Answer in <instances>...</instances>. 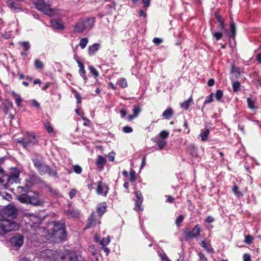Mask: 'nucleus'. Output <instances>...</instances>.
I'll use <instances>...</instances> for the list:
<instances>
[{
  "label": "nucleus",
  "instance_id": "f257e3e1",
  "mask_svg": "<svg viewBox=\"0 0 261 261\" xmlns=\"http://www.w3.org/2000/svg\"><path fill=\"white\" fill-rule=\"evenodd\" d=\"M34 165L37 169L38 172L40 175H44L48 173L50 176L57 177V172L38 158L32 159Z\"/></svg>",
  "mask_w": 261,
  "mask_h": 261
},
{
  "label": "nucleus",
  "instance_id": "f03ea898",
  "mask_svg": "<svg viewBox=\"0 0 261 261\" xmlns=\"http://www.w3.org/2000/svg\"><path fill=\"white\" fill-rule=\"evenodd\" d=\"M19 227V224L14 221L3 218L0 219V235L3 236L11 231H16Z\"/></svg>",
  "mask_w": 261,
  "mask_h": 261
},
{
  "label": "nucleus",
  "instance_id": "7ed1b4c3",
  "mask_svg": "<svg viewBox=\"0 0 261 261\" xmlns=\"http://www.w3.org/2000/svg\"><path fill=\"white\" fill-rule=\"evenodd\" d=\"M33 3L35 8L44 14L53 16L55 14V10L51 8V4L48 1L46 2L45 0H37Z\"/></svg>",
  "mask_w": 261,
  "mask_h": 261
},
{
  "label": "nucleus",
  "instance_id": "20e7f679",
  "mask_svg": "<svg viewBox=\"0 0 261 261\" xmlns=\"http://www.w3.org/2000/svg\"><path fill=\"white\" fill-rule=\"evenodd\" d=\"M61 251L45 249L40 253V257L43 261H60Z\"/></svg>",
  "mask_w": 261,
  "mask_h": 261
},
{
  "label": "nucleus",
  "instance_id": "39448f33",
  "mask_svg": "<svg viewBox=\"0 0 261 261\" xmlns=\"http://www.w3.org/2000/svg\"><path fill=\"white\" fill-rule=\"evenodd\" d=\"M52 235L57 240H63L66 237L65 225L58 222H55Z\"/></svg>",
  "mask_w": 261,
  "mask_h": 261
},
{
  "label": "nucleus",
  "instance_id": "423d86ee",
  "mask_svg": "<svg viewBox=\"0 0 261 261\" xmlns=\"http://www.w3.org/2000/svg\"><path fill=\"white\" fill-rule=\"evenodd\" d=\"M17 210L15 206L12 204H9L1 211L2 218L7 219V218H14L16 217Z\"/></svg>",
  "mask_w": 261,
  "mask_h": 261
},
{
  "label": "nucleus",
  "instance_id": "0eeeda50",
  "mask_svg": "<svg viewBox=\"0 0 261 261\" xmlns=\"http://www.w3.org/2000/svg\"><path fill=\"white\" fill-rule=\"evenodd\" d=\"M18 142L21 144L23 147H27L29 146L37 143L38 140L34 134L27 133L23 139H19Z\"/></svg>",
  "mask_w": 261,
  "mask_h": 261
},
{
  "label": "nucleus",
  "instance_id": "6e6552de",
  "mask_svg": "<svg viewBox=\"0 0 261 261\" xmlns=\"http://www.w3.org/2000/svg\"><path fill=\"white\" fill-rule=\"evenodd\" d=\"M60 261H79L77 255L68 250L61 251Z\"/></svg>",
  "mask_w": 261,
  "mask_h": 261
},
{
  "label": "nucleus",
  "instance_id": "1a4fd4ad",
  "mask_svg": "<svg viewBox=\"0 0 261 261\" xmlns=\"http://www.w3.org/2000/svg\"><path fill=\"white\" fill-rule=\"evenodd\" d=\"M29 203L35 206H41L43 205L44 201L38 194L34 193L32 195H29Z\"/></svg>",
  "mask_w": 261,
  "mask_h": 261
},
{
  "label": "nucleus",
  "instance_id": "9d476101",
  "mask_svg": "<svg viewBox=\"0 0 261 261\" xmlns=\"http://www.w3.org/2000/svg\"><path fill=\"white\" fill-rule=\"evenodd\" d=\"M24 242L23 236L16 234L10 239V242L14 247L19 248L22 246Z\"/></svg>",
  "mask_w": 261,
  "mask_h": 261
},
{
  "label": "nucleus",
  "instance_id": "9b49d317",
  "mask_svg": "<svg viewBox=\"0 0 261 261\" xmlns=\"http://www.w3.org/2000/svg\"><path fill=\"white\" fill-rule=\"evenodd\" d=\"M136 196L137 199L135 200V210L137 212L142 211L143 208L141 206L143 202V198L140 191H137L136 192Z\"/></svg>",
  "mask_w": 261,
  "mask_h": 261
},
{
  "label": "nucleus",
  "instance_id": "f8f14e48",
  "mask_svg": "<svg viewBox=\"0 0 261 261\" xmlns=\"http://www.w3.org/2000/svg\"><path fill=\"white\" fill-rule=\"evenodd\" d=\"M99 216H96L95 213H92L90 218L88 219V224L86 226V228H88L90 227L95 226L96 224H98L100 223Z\"/></svg>",
  "mask_w": 261,
  "mask_h": 261
},
{
  "label": "nucleus",
  "instance_id": "ddd939ff",
  "mask_svg": "<svg viewBox=\"0 0 261 261\" xmlns=\"http://www.w3.org/2000/svg\"><path fill=\"white\" fill-rule=\"evenodd\" d=\"M86 30L90 29L93 25L95 19L93 17H86L80 19Z\"/></svg>",
  "mask_w": 261,
  "mask_h": 261
},
{
  "label": "nucleus",
  "instance_id": "4468645a",
  "mask_svg": "<svg viewBox=\"0 0 261 261\" xmlns=\"http://www.w3.org/2000/svg\"><path fill=\"white\" fill-rule=\"evenodd\" d=\"M109 188L105 184H103L101 181L98 182L97 188L96 189L97 193L99 195L103 194L104 191L103 196H106L108 193Z\"/></svg>",
  "mask_w": 261,
  "mask_h": 261
},
{
  "label": "nucleus",
  "instance_id": "2eb2a0df",
  "mask_svg": "<svg viewBox=\"0 0 261 261\" xmlns=\"http://www.w3.org/2000/svg\"><path fill=\"white\" fill-rule=\"evenodd\" d=\"M201 231L200 226L197 224L195 227L187 234L188 238H196L200 234Z\"/></svg>",
  "mask_w": 261,
  "mask_h": 261
},
{
  "label": "nucleus",
  "instance_id": "dca6fc26",
  "mask_svg": "<svg viewBox=\"0 0 261 261\" xmlns=\"http://www.w3.org/2000/svg\"><path fill=\"white\" fill-rule=\"evenodd\" d=\"M237 34L236 24L234 22L231 18V21L230 22V32L228 33L227 35L229 38L234 39Z\"/></svg>",
  "mask_w": 261,
  "mask_h": 261
},
{
  "label": "nucleus",
  "instance_id": "f3484780",
  "mask_svg": "<svg viewBox=\"0 0 261 261\" xmlns=\"http://www.w3.org/2000/svg\"><path fill=\"white\" fill-rule=\"evenodd\" d=\"M187 152L192 157H197V148L193 144H190L187 148Z\"/></svg>",
  "mask_w": 261,
  "mask_h": 261
},
{
  "label": "nucleus",
  "instance_id": "a211bd4d",
  "mask_svg": "<svg viewBox=\"0 0 261 261\" xmlns=\"http://www.w3.org/2000/svg\"><path fill=\"white\" fill-rule=\"evenodd\" d=\"M106 159L101 155H99L96 160V165L99 170L103 169L104 165L106 163Z\"/></svg>",
  "mask_w": 261,
  "mask_h": 261
},
{
  "label": "nucleus",
  "instance_id": "6ab92c4d",
  "mask_svg": "<svg viewBox=\"0 0 261 261\" xmlns=\"http://www.w3.org/2000/svg\"><path fill=\"white\" fill-rule=\"evenodd\" d=\"M194 105L192 97L191 96L188 99L180 103V107L185 110H188L189 107Z\"/></svg>",
  "mask_w": 261,
  "mask_h": 261
},
{
  "label": "nucleus",
  "instance_id": "aec40b11",
  "mask_svg": "<svg viewBox=\"0 0 261 261\" xmlns=\"http://www.w3.org/2000/svg\"><path fill=\"white\" fill-rule=\"evenodd\" d=\"M107 208V204L106 202H101L97 206V211L99 217H101L105 212Z\"/></svg>",
  "mask_w": 261,
  "mask_h": 261
},
{
  "label": "nucleus",
  "instance_id": "412c9836",
  "mask_svg": "<svg viewBox=\"0 0 261 261\" xmlns=\"http://www.w3.org/2000/svg\"><path fill=\"white\" fill-rule=\"evenodd\" d=\"M50 23L52 27L55 29H63L64 25L62 23V22L61 20L58 19H52L50 20Z\"/></svg>",
  "mask_w": 261,
  "mask_h": 261
},
{
  "label": "nucleus",
  "instance_id": "4be33fe9",
  "mask_svg": "<svg viewBox=\"0 0 261 261\" xmlns=\"http://www.w3.org/2000/svg\"><path fill=\"white\" fill-rule=\"evenodd\" d=\"M85 30L83 24L80 19L75 25L73 31L75 33H80L83 32Z\"/></svg>",
  "mask_w": 261,
  "mask_h": 261
},
{
  "label": "nucleus",
  "instance_id": "5701e85b",
  "mask_svg": "<svg viewBox=\"0 0 261 261\" xmlns=\"http://www.w3.org/2000/svg\"><path fill=\"white\" fill-rule=\"evenodd\" d=\"M100 44L98 43H94L92 45L89 46L88 54L90 56L94 55L95 53L99 49Z\"/></svg>",
  "mask_w": 261,
  "mask_h": 261
},
{
  "label": "nucleus",
  "instance_id": "b1692460",
  "mask_svg": "<svg viewBox=\"0 0 261 261\" xmlns=\"http://www.w3.org/2000/svg\"><path fill=\"white\" fill-rule=\"evenodd\" d=\"M201 246L203 247L207 252L213 253L214 252V249L212 247L211 245L208 244L206 240H203L200 244Z\"/></svg>",
  "mask_w": 261,
  "mask_h": 261
},
{
  "label": "nucleus",
  "instance_id": "393cba45",
  "mask_svg": "<svg viewBox=\"0 0 261 261\" xmlns=\"http://www.w3.org/2000/svg\"><path fill=\"white\" fill-rule=\"evenodd\" d=\"M19 176V173L15 172L11 173L8 177V182L11 183L13 182H16Z\"/></svg>",
  "mask_w": 261,
  "mask_h": 261
},
{
  "label": "nucleus",
  "instance_id": "a878e982",
  "mask_svg": "<svg viewBox=\"0 0 261 261\" xmlns=\"http://www.w3.org/2000/svg\"><path fill=\"white\" fill-rule=\"evenodd\" d=\"M230 72L231 73L234 74L236 78H238L240 76L241 71L240 68L236 67L234 64L231 66Z\"/></svg>",
  "mask_w": 261,
  "mask_h": 261
},
{
  "label": "nucleus",
  "instance_id": "bb28decb",
  "mask_svg": "<svg viewBox=\"0 0 261 261\" xmlns=\"http://www.w3.org/2000/svg\"><path fill=\"white\" fill-rule=\"evenodd\" d=\"M8 4L9 7L11 9H14L17 12L22 11V8H21L19 5L15 2L9 1Z\"/></svg>",
  "mask_w": 261,
  "mask_h": 261
},
{
  "label": "nucleus",
  "instance_id": "cd10ccee",
  "mask_svg": "<svg viewBox=\"0 0 261 261\" xmlns=\"http://www.w3.org/2000/svg\"><path fill=\"white\" fill-rule=\"evenodd\" d=\"M17 199L22 203H29V195L21 194L18 197Z\"/></svg>",
  "mask_w": 261,
  "mask_h": 261
},
{
  "label": "nucleus",
  "instance_id": "c85d7f7f",
  "mask_svg": "<svg viewBox=\"0 0 261 261\" xmlns=\"http://www.w3.org/2000/svg\"><path fill=\"white\" fill-rule=\"evenodd\" d=\"M232 191L234 194L238 198L243 196V193L239 190V187L237 185H234L232 188Z\"/></svg>",
  "mask_w": 261,
  "mask_h": 261
},
{
  "label": "nucleus",
  "instance_id": "c756f323",
  "mask_svg": "<svg viewBox=\"0 0 261 261\" xmlns=\"http://www.w3.org/2000/svg\"><path fill=\"white\" fill-rule=\"evenodd\" d=\"M173 114V110L171 108L166 109L163 113L162 116L166 119H169V118Z\"/></svg>",
  "mask_w": 261,
  "mask_h": 261
},
{
  "label": "nucleus",
  "instance_id": "7c9ffc66",
  "mask_svg": "<svg viewBox=\"0 0 261 261\" xmlns=\"http://www.w3.org/2000/svg\"><path fill=\"white\" fill-rule=\"evenodd\" d=\"M13 97L15 99V101L16 104L18 107L22 106L21 105V102H22V99L21 98L19 95H18L15 93L13 94Z\"/></svg>",
  "mask_w": 261,
  "mask_h": 261
},
{
  "label": "nucleus",
  "instance_id": "2f4dec72",
  "mask_svg": "<svg viewBox=\"0 0 261 261\" xmlns=\"http://www.w3.org/2000/svg\"><path fill=\"white\" fill-rule=\"evenodd\" d=\"M247 102L248 107L249 109L252 110L258 109V107L255 105L254 101H253L251 98H247Z\"/></svg>",
  "mask_w": 261,
  "mask_h": 261
},
{
  "label": "nucleus",
  "instance_id": "473e14b6",
  "mask_svg": "<svg viewBox=\"0 0 261 261\" xmlns=\"http://www.w3.org/2000/svg\"><path fill=\"white\" fill-rule=\"evenodd\" d=\"M117 84L121 88H125L127 87V81L125 78H121L117 81Z\"/></svg>",
  "mask_w": 261,
  "mask_h": 261
},
{
  "label": "nucleus",
  "instance_id": "72a5a7b5",
  "mask_svg": "<svg viewBox=\"0 0 261 261\" xmlns=\"http://www.w3.org/2000/svg\"><path fill=\"white\" fill-rule=\"evenodd\" d=\"M210 134V130L208 129H205L200 134L201 139L202 141L207 140L208 135Z\"/></svg>",
  "mask_w": 261,
  "mask_h": 261
},
{
  "label": "nucleus",
  "instance_id": "f704fd0d",
  "mask_svg": "<svg viewBox=\"0 0 261 261\" xmlns=\"http://www.w3.org/2000/svg\"><path fill=\"white\" fill-rule=\"evenodd\" d=\"M110 240H111L110 237L108 236L107 238H104L100 241H99V244L103 247H105L110 243Z\"/></svg>",
  "mask_w": 261,
  "mask_h": 261
},
{
  "label": "nucleus",
  "instance_id": "c9c22d12",
  "mask_svg": "<svg viewBox=\"0 0 261 261\" xmlns=\"http://www.w3.org/2000/svg\"><path fill=\"white\" fill-rule=\"evenodd\" d=\"M215 98L218 101H220L223 96V92L221 90H217L215 95Z\"/></svg>",
  "mask_w": 261,
  "mask_h": 261
},
{
  "label": "nucleus",
  "instance_id": "e433bc0d",
  "mask_svg": "<svg viewBox=\"0 0 261 261\" xmlns=\"http://www.w3.org/2000/svg\"><path fill=\"white\" fill-rule=\"evenodd\" d=\"M88 69L90 72V73L95 77H97L99 75L98 72L97 70L93 66L91 65L89 66Z\"/></svg>",
  "mask_w": 261,
  "mask_h": 261
},
{
  "label": "nucleus",
  "instance_id": "4c0bfd02",
  "mask_svg": "<svg viewBox=\"0 0 261 261\" xmlns=\"http://www.w3.org/2000/svg\"><path fill=\"white\" fill-rule=\"evenodd\" d=\"M88 43V39L87 38H83L81 39L80 42V46L82 49L86 47Z\"/></svg>",
  "mask_w": 261,
  "mask_h": 261
},
{
  "label": "nucleus",
  "instance_id": "58836bf2",
  "mask_svg": "<svg viewBox=\"0 0 261 261\" xmlns=\"http://www.w3.org/2000/svg\"><path fill=\"white\" fill-rule=\"evenodd\" d=\"M241 87L240 83L239 81H236L232 84V89L233 92H237L240 90Z\"/></svg>",
  "mask_w": 261,
  "mask_h": 261
},
{
  "label": "nucleus",
  "instance_id": "ea45409f",
  "mask_svg": "<svg viewBox=\"0 0 261 261\" xmlns=\"http://www.w3.org/2000/svg\"><path fill=\"white\" fill-rule=\"evenodd\" d=\"M19 44L24 48L25 51H28L30 48V45L28 41L20 42Z\"/></svg>",
  "mask_w": 261,
  "mask_h": 261
},
{
  "label": "nucleus",
  "instance_id": "a19ab883",
  "mask_svg": "<svg viewBox=\"0 0 261 261\" xmlns=\"http://www.w3.org/2000/svg\"><path fill=\"white\" fill-rule=\"evenodd\" d=\"M213 95H214V93H212L209 95L206 96V99L204 101V104L206 105V104L210 103L212 102V101H213V100H214Z\"/></svg>",
  "mask_w": 261,
  "mask_h": 261
},
{
  "label": "nucleus",
  "instance_id": "79ce46f5",
  "mask_svg": "<svg viewBox=\"0 0 261 261\" xmlns=\"http://www.w3.org/2000/svg\"><path fill=\"white\" fill-rule=\"evenodd\" d=\"M253 240L254 238L251 235L248 234L245 237L244 242L245 243L249 245L252 243Z\"/></svg>",
  "mask_w": 261,
  "mask_h": 261
},
{
  "label": "nucleus",
  "instance_id": "37998d69",
  "mask_svg": "<svg viewBox=\"0 0 261 261\" xmlns=\"http://www.w3.org/2000/svg\"><path fill=\"white\" fill-rule=\"evenodd\" d=\"M166 145V142L164 140H159L157 142V145L160 150H162Z\"/></svg>",
  "mask_w": 261,
  "mask_h": 261
},
{
  "label": "nucleus",
  "instance_id": "c03bdc74",
  "mask_svg": "<svg viewBox=\"0 0 261 261\" xmlns=\"http://www.w3.org/2000/svg\"><path fill=\"white\" fill-rule=\"evenodd\" d=\"M79 73L80 75L83 78V79L85 81V83H86L88 79L86 75V71L84 68L80 69H79Z\"/></svg>",
  "mask_w": 261,
  "mask_h": 261
},
{
  "label": "nucleus",
  "instance_id": "a18cd8bd",
  "mask_svg": "<svg viewBox=\"0 0 261 261\" xmlns=\"http://www.w3.org/2000/svg\"><path fill=\"white\" fill-rule=\"evenodd\" d=\"M35 67L37 69H42L43 68V63L39 60L36 59L35 61Z\"/></svg>",
  "mask_w": 261,
  "mask_h": 261
},
{
  "label": "nucleus",
  "instance_id": "49530a36",
  "mask_svg": "<svg viewBox=\"0 0 261 261\" xmlns=\"http://www.w3.org/2000/svg\"><path fill=\"white\" fill-rule=\"evenodd\" d=\"M136 179V172L134 170H132L129 172V180L131 182H134Z\"/></svg>",
  "mask_w": 261,
  "mask_h": 261
},
{
  "label": "nucleus",
  "instance_id": "de8ad7c7",
  "mask_svg": "<svg viewBox=\"0 0 261 261\" xmlns=\"http://www.w3.org/2000/svg\"><path fill=\"white\" fill-rule=\"evenodd\" d=\"M73 171L77 174H80L82 172V168L77 165L73 166Z\"/></svg>",
  "mask_w": 261,
  "mask_h": 261
},
{
  "label": "nucleus",
  "instance_id": "09e8293b",
  "mask_svg": "<svg viewBox=\"0 0 261 261\" xmlns=\"http://www.w3.org/2000/svg\"><path fill=\"white\" fill-rule=\"evenodd\" d=\"M213 37L216 40H219L222 38L223 34L221 32H214L213 33Z\"/></svg>",
  "mask_w": 261,
  "mask_h": 261
},
{
  "label": "nucleus",
  "instance_id": "8fccbe9b",
  "mask_svg": "<svg viewBox=\"0 0 261 261\" xmlns=\"http://www.w3.org/2000/svg\"><path fill=\"white\" fill-rule=\"evenodd\" d=\"M141 111V109L139 107L135 106L133 109V113L134 116L136 117L139 115V113Z\"/></svg>",
  "mask_w": 261,
  "mask_h": 261
},
{
  "label": "nucleus",
  "instance_id": "3c124183",
  "mask_svg": "<svg viewBox=\"0 0 261 261\" xmlns=\"http://www.w3.org/2000/svg\"><path fill=\"white\" fill-rule=\"evenodd\" d=\"M214 15L215 16L216 19L218 22H222L224 21V20L222 18L221 16L219 14L218 12H215L214 13Z\"/></svg>",
  "mask_w": 261,
  "mask_h": 261
},
{
  "label": "nucleus",
  "instance_id": "603ef678",
  "mask_svg": "<svg viewBox=\"0 0 261 261\" xmlns=\"http://www.w3.org/2000/svg\"><path fill=\"white\" fill-rule=\"evenodd\" d=\"M73 92L75 93V97L77 100V103H80L81 102V96L76 91L73 90Z\"/></svg>",
  "mask_w": 261,
  "mask_h": 261
},
{
  "label": "nucleus",
  "instance_id": "864d4df0",
  "mask_svg": "<svg viewBox=\"0 0 261 261\" xmlns=\"http://www.w3.org/2000/svg\"><path fill=\"white\" fill-rule=\"evenodd\" d=\"M44 127L48 133H51L54 132L53 128L49 125V123H46L44 124Z\"/></svg>",
  "mask_w": 261,
  "mask_h": 261
},
{
  "label": "nucleus",
  "instance_id": "5fc2aeb1",
  "mask_svg": "<svg viewBox=\"0 0 261 261\" xmlns=\"http://www.w3.org/2000/svg\"><path fill=\"white\" fill-rule=\"evenodd\" d=\"M159 136L161 138L165 139L168 137L169 133L165 130H163L159 134Z\"/></svg>",
  "mask_w": 261,
  "mask_h": 261
},
{
  "label": "nucleus",
  "instance_id": "6e6d98bb",
  "mask_svg": "<svg viewBox=\"0 0 261 261\" xmlns=\"http://www.w3.org/2000/svg\"><path fill=\"white\" fill-rule=\"evenodd\" d=\"M199 257V261H207V259L205 255L202 252H199L198 253Z\"/></svg>",
  "mask_w": 261,
  "mask_h": 261
},
{
  "label": "nucleus",
  "instance_id": "4d7b16f0",
  "mask_svg": "<svg viewBox=\"0 0 261 261\" xmlns=\"http://www.w3.org/2000/svg\"><path fill=\"white\" fill-rule=\"evenodd\" d=\"M123 132L125 133H130L133 132V128L128 126H125L123 127Z\"/></svg>",
  "mask_w": 261,
  "mask_h": 261
},
{
  "label": "nucleus",
  "instance_id": "13d9d810",
  "mask_svg": "<svg viewBox=\"0 0 261 261\" xmlns=\"http://www.w3.org/2000/svg\"><path fill=\"white\" fill-rule=\"evenodd\" d=\"M153 42L155 44V45H159V44H160L161 43L163 42V40L161 38H153V40H152Z\"/></svg>",
  "mask_w": 261,
  "mask_h": 261
},
{
  "label": "nucleus",
  "instance_id": "bf43d9fd",
  "mask_svg": "<svg viewBox=\"0 0 261 261\" xmlns=\"http://www.w3.org/2000/svg\"><path fill=\"white\" fill-rule=\"evenodd\" d=\"M159 256L161 257L162 261H170L167 256L165 253L159 254Z\"/></svg>",
  "mask_w": 261,
  "mask_h": 261
},
{
  "label": "nucleus",
  "instance_id": "052dcab7",
  "mask_svg": "<svg viewBox=\"0 0 261 261\" xmlns=\"http://www.w3.org/2000/svg\"><path fill=\"white\" fill-rule=\"evenodd\" d=\"M115 153L114 152H110L108 154V159L110 162H113L115 159Z\"/></svg>",
  "mask_w": 261,
  "mask_h": 261
},
{
  "label": "nucleus",
  "instance_id": "680f3d73",
  "mask_svg": "<svg viewBox=\"0 0 261 261\" xmlns=\"http://www.w3.org/2000/svg\"><path fill=\"white\" fill-rule=\"evenodd\" d=\"M77 193V191L75 189H71L69 193V196L70 199H72Z\"/></svg>",
  "mask_w": 261,
  "mask_h": 261
},
{
  "label": "nucleus",
  "instance_id": "e2e57ef3",
  "mask_svg": "<svg viewBox=\"0 0 261 261\" xmlns=\"http://www.w3.org/2000/svg\"><path fill=\"white\" fill-rule=\"evenodd\" d=\"M219 23V28L221 30H225V32H227L226 29L225 28L224 21L218 22Z\"/></svg>",
  "mask_w": 261,
  "mask_h": 261
},
{
  "label": "nucleus",
  "instance_id": "0e129e2a",
  "mask_svg": "<svg viewBox=\"0 0 261 261\" xmlns=\"http://www.w3.org/2000/svg\"><path fill=\"white\" fill-rule=\"evenodd\" d=\"M214 221V219L213 217L208 216L205 220V222L207 223H211Z\"/></svg>",
  "mask_w": 261,
  "mask_h": 261
},
{
  "label": "nucleus",
  "instance_id": "69168bd1",
  "mask_svg": "<svg viewBox=\"0 0 261 261\" xmlns=\"http://www.w3.org/2000/svg\"><path fill=\"white\" fill-rule=\"evenodd\" d=\"M243 261H251L250 255L249 254L245 253L243 255Z\"/></svg>",
  "mask_w": 261,
  "mask_h": 261
},
{
  "label": "nucleus",
  "instance_id": "338daca9",
  "mask_svg": "<svg viewBox=\"0 0 261 261\" xmlns=\"http://www.w3.org/2000/svg\"><path fill=\"white\" fill-rule=\"evenodd\" d=\"M184 127H185V129H187L186 131H185V133L186 134H188L190 132V129L188 128V123L186 121H185L184 122Z\"/></svg>",
  "mask_w": 261,
  "mask_h": 261
},
{
  "label": "nucleus",
  "instance_id": "774afa93",
  "mask_svg": "<svg viewBox=\"0 0 261 261\" xmlns=\"http://www.w3.org/2000/svg\"><path fill=\"white\" fill-rule=\"evenodd\" d=\"M215 80L214 79H210L207 82V85L209 87H212L215 84Z\"/></svg>",
  "mask_w": 261,
  "mask_h": 261
}]
</instances>
